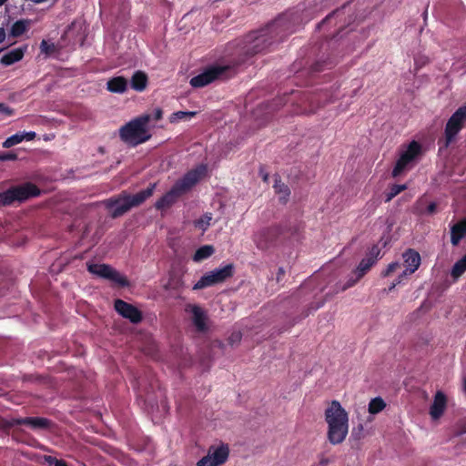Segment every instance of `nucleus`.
I'll list each match as a JSON object with an SVG mask.
<instances>
[{"instance_id":"obj_1","label":"nucleus","mask_w":466,"mask_h":466,"mask_svg":"<svg viewBox=\"0 0 466 466\" xmlns=\"http://www.w3.org/2000/svg\"><path fill=\"white\" fill-rule=\"evenodd\" d=\"M300 22L301 17L298 12L285 13L267 27L247 35L241 46V55L244 56L242 61L268 50L277 41L278 36L282 38L285 35L292 33Z\"/></svg>"},{"instance_id":"obj_2","label":"nucleus","mask_w":466,"mask_h":466,"mask_svg":"<svg viewBox=\"0 0 466 466\" xmlns=\"http://www.w3.org/2000/svg\"><path fill=\"white\" fill-rule=\"evenodd\" d=\"M156 187L157 183H151L147 188L134 195L129 194L127 191H122L117 196L105 199L103 205L110 211L112 218L122 217L130 209L139 207L149 198L153 195Z\"/></svg>"},{"instance_id":"obj_3","label":"nucleus","mask_w":466,"mask_h":466,"mask_svg":"<svg viewBox=\"0 0 466 466\" xmlns=\"http://www.w3.org/2000/svg\"><path fill=\"white\" fill-rule=\"evenodd\" d=\"M325 420L329 441L333 445L343 442L349 431V415L338 400H332L326 409Z\"/></svg>"},{"instance_id":"obj_4","label":"nucleus","mask_w":466,"mask_h":466,"mask_svg":"<svg viewBox=\"0 0 466 466\" xmlns=\"http://www.w3.org/2000/svg\"><path fill=\"white\" fill-rule=\"evenodd\" d=\"M150 120V114H143L131 120L120 128L121 139L133 147L147 141L151 137L147 128Z\"/></svg>"},{"instance_id":"obj_5","label":"nucleus","mask_w":466,"mask_h":466,"mask_svg":"<svg viewBox=\"0 0 466 466\" xmlns=\"http://www.w3.org/2000/svg\"><path fill=\"white\" fill-rule=\"evenodd\" d=\"M39 194V188L29 182L12 187L0 193V207L10 206L15 201L24 202L30 198L37 197Z\"/></svg>"},{"instance_id":"obj_6","label":"nucleus","mask_w":466,"mask_h":466,"mask_svg":"<svg viewBox=\"0 0 466 466\" xmlns=\"http://www.w3.org/2000/svg\"><path fill=\"white\" fill-rule=\"evenodd\" d=\"M234 265L227 264L220 268H215L203 275L200 279L194 285V289H202L207 287L219 284L231 278L234 274Z\"/></svg>"},{"instance_id":"obj_7","label":"nucleus","mask_w":466,"mask_h":466,"mask_svg":"<svg viewBox=\"0 0 466 466\" xmlns=\"http://www.w3.org/2000/svg\"><path fill=\"white\" fill-rule=\"evenodd\" d=\"M466 122V105L460 106L448 119L445 129V147H449L465 127Z\"/></svg>"},{"instance_id":"obj_8","label":"nucleus","mask_w":466,"mask_h":466,"mask_svg":"<svg viewBox=\"0 0 466 466\" xmlns=\"http://www.w3.org/2000/svg\"><path fill=\"white\" fill-rule=\"evenodd\" d=\"M206 174L207 166L199 165L187 172L173 185V187L180 196H182L191 190L193 187H195L200 181V179L206 176Z\"/></svg>"},{"instance_id":"obj_9","label":"nucleus","mask_w":466,"mask_h":466,"mask_svg":"<svg viewBox=\"0 0 466 466\" xmlns=\"http://www.w3.org/2000/svg\"><path fill=\"white\" fill-rule=\"evenodd\" d=\"M421 145L415 140L411 141L409 144L407 149L400 155V157L397 160L392 170V177H399L408 167V166L411 164L413 161H415L417 158H419V157L421 156Z\"/></svg>"},{"instance_id":"obj_10","label":"nucleus","mask_w":466,"mask_h":466,"mask_svg":"<svg viewBox=\"0 0 466 466\" xmlns=\"http://www.w3.org/2000/svg\"><path fill=\"white\" fill-rule=\"evenodd\" d=\"M228 456L229 447L228 444L211 445L208 454L197 462V466H220L228 461Z\"/></svg>"},{"instance_id":"obj_11","label":"nucleus","mask_w":466,"mask_h":466,"mask_svg":"<svg viewBox=\"0 0 466 466\" xmlns=\"http://www.w3.org/2000/svg\"><path fill=\"white\" fill-rule=\"evenodd\" d=\"M87 270L97 277L108 279L121 287H128L127 279L107 264H87Z\"/></svg>"},{"instance_id":"obj_12","label":"nucleus","mask_w":466,"mask_h":466,"mask_svg":"<svg viewBox=\"0 0 466 466\" xmlns=\"http://www.w3.org/2000/svg\"><path fill=\"white\" fill-rule=\"evenodd\" d=\"M229 69V66H212L204 71L203 73L192 77L190 85L193 87H203L216 79L222 78L224 73Z\"/></svg>"},{"instance_id":"obj_13","label":"nucleus","mask_w":466,"mask_h":466,"mask_svg":"<svg viewBox=\"0 0 466 466\" xmlns=\"http://www.w3.org/2000/svg\"><path fill=\"white\" fill-rule=\"evenodd\" d=\"M114 308L119 315L129 319L134 324H137L142 320L141 311L137 307L122 299H116Z\"/></svg>"},{"instance_id":"obj_14","label":"nucleus","mask_w":466,"mask_h":466,"mask_svg":"<svg viewBox=\"0 0 466 466\" xmlns=\"http://www.w3.org/2000/svg\"><path fill=\"white\" fill-rule=\"evenodd\" d=\"M25 425L32 430H51L54 422L44 417H25L15 418L12 420L11 426Z\"/></svg>"},{"instance_id":"obj_15","label":"nucleus","mask_w":466,"mask_h":466,"mask_svg":"<svg viewBox=\"0 0 466 466\" xmlns=\"http://www.w3.org/2000/svg\"><path fill=\"white\" fill-rule=\"evenodd\" d=\"M278 234L277 228H262L254 235V241L259 249H266L275 241Z\"/></svg>"},{"instance_id":"obj_16","label":"nucleus","mask_w":466,"mask_h":466,"mask_svg":"<svg viewBox=\"0 0 466 466\" xmlns=\"http://www.w3.org/2000/svg\"><path fill=\"white\" fill-rule=\"evenodd\" d=\"M380 248H379V246L378 245L372 246L369 249L366 257L361 259L359 266L355 269L356 272L359 273L360 276L363 277L370 269V268L376 263V261L378 260V258L380 257Z\"/></svg>"},{"instance_id":"obj_17","label":"nucleus","mask_w":466,"mask_h":466,"mask_svg":"<svg viewBox=\"0 0 466 466\" xmlns=\"http://www.w3.org/2000/svg\"><path fill=\"white\" fill-rule=\"evenodd\" d=\"M404 265L406 269L401 273L404 277L414 273L420 265V256L414 249H408L404 254Z\"/></svg>"},{"instance_id":"obj_18","label":"nucleus","mask_w":466,"mask_h":466,"mask_svg":"<svg viewBox=\"0 0 466 466\" xmlns=\"http://www.w3.org/2000/svg\"><path fill=\"white\" fill-rule=\"evenodd\" d=\"M446 406H447L446 395L442 391L438 390L434 396L433 402L430 408L431 417L433 420L440 419L442 416V414L444 413Z\"/></svg>"},{"instance_id":"obj_19","label":"nucleus","mask_w":466,"mask_h":466,"mask_svg":"<svg viewBox=\"0 0 466 466\" xmlns=\"http://www.w3.org/2000/svg\"><path fill=\"white\" fill-rule=\"evenodd\" d=\"M187 311H190L192 314V322L198 331L204 332L208 327L206 324L207 315L205 311L198 305H188Z\"/></svg>"},{"instance_id":"obj_20","label":"nucleus","mask_w":466,"mask_h":466,"mask_svg":"<svg viewBox=\"0 0 466 466\" xmlns=\"http://www.w3.org/2000/svg\"><path fill=\"white\" fill-rule=\"evenodd\" d=\"M466 236V218L455 223L451 228V242L453 246H457L460 241Z\"/></svg>"},{"instance_id":"obj_21","label":"nucleus","mask_w":466,"mask_h":466,"mask_svg":"<svg viewBox=\"0 0 466 466\" xmlns=\"http://www.w3.org/2000/svg\"><path fill=\"white\" fill-rule=\"evenodd\" d=\"M179 197L181 196L172 187L169 191H167L162 198H160L156 202L155 207L157 209H163L168 208L173 203H175Z\"/></svg>"},{"instance_id":"obj_22","label":"nucleus","mask_w":466,"mask_h":466,"mask_svg":"<svg viewBox=\"0 0 466 466\" xmlns=\"http://www.w3.org/2000/svg\"><path fill=\"white\" fill-rule=\"evenodd\" d=\"M26 47H18L12 49L1 57V64L4 66H11L15 62L20 61L25 54Z\"/></svg>"},{"instance_id":"obj_23","label":"nucleus","mask_w":466,"mask_h":466,"mask_svg":"<svg viewBox=\"0 0 466 466\" xmlns=\"http://www.w3.org/2000/svg\"><path fill=\"white\" fill-rule=\"evenodd\" d=\"M106 87L112 93L122 94L127 88V80L124 76L112 77L107 81Z\"/></svg>"},{"instance_id":"obj_24","label":"nucleus","mask_w":466,"mask_h":466,"mask_svg":"<svg viewBox=\"0 0 466 466\" xmlns=\"http://www.w3.org/2000/svg\"><path fill=\"white\" fill-rule=\"evenodd\" d=\"M275 192L279 196V200L283 203H286L290 195L289 187L281 181V178L279 175L274 176V186Z\"/></svg>"},{"instance_id":"obj_25","label":"nucleus","mask_w":466,"mask_h":466,"mask_svg":"<svg viewBox=\"0 0 466 466\" xmlns=\"http://www.w3.org/2000/svg\"><path fill=\"white\" fill-rule=\"evenodd\" d=\"M147 86V76L143 71H136L131 77V87L138 92L144 91Z\"/></svg>"},{"instance_id":"obj_26","label":"nucleus","mask_w":466,"mask_h":466,"mask_svg":"<svg viewBox=\"0 0 466 466\" xmlns=\"http://www.w3.org/2000/svg\"><path fill=\"white\" fill-rule=\"evenodd\" d=\"M214 247L211 245L202 246L195 252L193 260L196 262L202 261L203 259L209 258L214 253Z\"/></svg>"},{"instance_id":"obj_27","label":"nucleus","mask_w":466,"mask_h":466,"mask_svg":"<svg viewBox=\"0 0 466 466\" xmlns=\"http://www.w3.org/2000/svg\"><path fill=\"white\" fill-rule=\"evenodd\" d=\"M30 22L28 20H18L13 24L10 35L13 37H18L22 35L28 28Z\"/></svg>"},{"instance_id":"obj_28","label":"nucleus","mask_w":466,"mask_h":466,"mask_svg":"<svg viewBox=\"0 0 466 466\" xmlns=\"http://www.w3.org/2000/svg\"><path fill=\"white\" fill-rule=\"evenodd\" d=\"M466 271V255L453 265L451 275L454 279H459Z\"/></svg>"},{"instance_id":"obj_29","label":"nucleus","mask_w":466,"mask_h":466,"mask_svg":"<svg viewBox=\"0 0 466 466\" xmlns=\"http://www.w3.org/2000/svg\"><path fill=\"white\" fill-rule=\"evenodd\" d=\"M386 407L385 401L380 397L372 399L369 403V412L370 414H377Z\"/></svg>"},{"instance_id":"obj_30","label":"nucleus","mask_w":466,"mask_h":466,"mask_svg":"<svg viewBox=\"0 0 466 466\" xmlns=\"http://www.w3.org/2000/svg\"><path fill=\"white\" fill-rule=\"evenodd\" d=\"M407 188L406 185L393 184L385 195V202H390L397 195Z\"/></svg>"},{"instance_id":"obj_31","label":"nucleus","mask_w":466,"mask_h":466,"mask_svg":"<svg viewBox=\"0 0 466 466\" xmlns=\"http://www.w3.org/2000/svg\"><path fill=\"white\" fill-rule=\"evenodd\" d=\"M23 141V137L21 136L20 133H16L11 137H9L8 138H6L5 140V142L3 143V147H5V148H9L11 147H14L19 143H21Z\"/></svg>"},{"instance_id":"obj_32","label":"nucleus","mask_w":466,"mask_h":466,"mask_svg":"<svg viewBox=\"0 0 466 466\" xmlns=\"http://www.w3.org/2000/svg\"><path fill=\"white\" fill-rule=\"evenodd\" d=\"M361 278L362 276H360V274L357 273L356 270H354L347 279L346 283L343 284L341 290H346L353 287Z\"/></svg>"},{"instance_id":"obj_33","label":"nucleus","mask_w":466,"mask_h":466,"mask_svg":"<svg viewBox=\"0 0 466 466\" xmlns=\"http://www.w3.org/2000/svg\"><path fill=\"white\" fill-rule=\"evenodd\" d=\"M196 115V112L194 111H177L171 115L169 120L171 123L176 122L177 120L186 118L187 116L191 117Z\"/></svg>"},{"instance_id":"obj_34","label":"nucleus","mask_w":466,"mask_h":466,"mask_svg":"<svg viewBox=\"0 0 466 466\" xmlns=\"http://www.w3.org/2000/svg\"><path fill=\"white\" fill-rule=\"evenodd\" d=\"M212 219V216L211 214H206L203 216V218H201L200 219H198L197 222H196V225L200 228L203 231H205L208 226L210 225V221Z\"/></svg>"},{"instance_id":"obj_35","label":"nucleus","mask_w":466,"mask_h":466,"mask_svg":"<svg viewBox=\"0 0 466 466\" xmlns=\"http://www.w3.org/2000/svg\"><path fill=\"white\" fill-rule=\"evenodd\" d=\"M45 461L48 463L49 466H68L66 461L64 460L56 459L53 456H45Z\"/></svg>"},{"instance_id":"obj_36","label":"nucleus","mask_w":466,"mask_h":466,"mask_svg":"<svg viewBox=\"0 0 466 466\" xmlns=\"http://www.w3.org/2000/svg\"><path fill=\"white\" fill-rule=\"evenodd\" d=\"M400 268V263L391 262L388 265L387 268L381 272L383 278L390 276L393 272Z\"/></svg>"},{"instance_id":"obj_37","label":"nucleus","mask_w":466,"mask_h":466,"mask_svg":"<svg viewBox=\"0 0 466 466\" xmlns=\"http://www.w3.org/2000/svg\"><path fill=\"white\" fill-rule=\"evenodd\" d=\"M40 49L42 53L50 55L55 51L56 47L54 44H49L47 41L43 40L40 44Z\"/></svg>"},{"instance_id":"obj_38","label":"nucleus","mask_w":466,"mask_h":466,"mask_svg":"<svg viewBox=\"0 0 466 466\" xmlns=\"http://www.w3.org/2000/svg\"><path fill=\"white\" fill-rule=\"evenodd\" d=\"M242 339V334L240 331H234L228 337V341L231 346H235L239 344Z\"/></svg>"},{"instance_id":"obj_39","label":"nucleus","mask_w":466,"mask_h":466,"mask_svg":"<svg viewBox=\"0 0 466 466\" xmlns=\"http://www.w3.org/2000/svg\"><path fill=\"white\" fill-rule=\"evenodd\" d=\"M348 8L347 5H343L341 9L333 11L330 15H327L325 19H322V25L329 21L331 17H340L345 14V10Z\"/></svg>"},{"instance_id":"obj_40","label":"nucleus","mask_w":466,"mask_h":466,"mask_svg":"<svg viewBox=\"0 0 466 466\" xmlns=\"http://www.w3.org/2000/svg\"><path fill=\"white\" fill-rule=\"evenodd\" d=\"M139 396L141 398H145V401L152 402L154 401L157 397L155 398L152 393L147 390V388H141L139 390Z\"/></svg>"},{"instance_id":"obj_41","label":"nucleus","mask_w":466,"mask_h":466,"mask_svg":"<svg viewBox=\"0 0 466 466\" xmlns=\"http://www.w3.org/2000/svg\"><path fill=\"white\" fill-rule=\"evenodd\" d=\"M0 113L9 116L14 114V109L5 105V103H0Z\"/></svg>"},{"instance_id":"obj_42","label":"nucleus","mask_w":466,"mask_h":466,"mask_svg":"<svg viewBox=\"0 0 466 466\" xmlns=\"http://www.w3.org/2000/svg\"><path fill=\"white\" fill-rule=\"evenodd\" d=\"M147 385H149L151 388L154 387L150 383V380H135V385L133 387L135 389H137L138 390H140L141 388H147Z\"/></svg>"},{"instance_id":"obj_43","label":"nucleus","mask_w":466,"mask_h":466,"mask_svg":"<svg viewBox=\"0 0 466 466\" xmlns=\"http://www.w3.org/2000/svg\"><path fill=\"white\" fill-rule=\"evenodd\" d=\"M16 158L17 155L12 152L0 154V161L15 160Z\"/></svg>"},{"instance_id":"obj_44","label":"nucleus","mask_w":466,"mask_h":466,"mask_svg":"<svg viewBox=\"0 0 466 466\" xmlns=\"http://www.w3.org/2000/svg\"><path fill=\"white\" fill-rule=\"evenodd\" d=\"M362 431L363 426L362 424H359L358 427L353 428L352 435L354 436L355 439H360Z\"/></svg>"},{"instance_id":"obj_45","label":"nucleus","mask_w":466,"mask_h":466,"mask_svg":"<svg viewBox=\"0 0 466 466\" xmlns=\"http://www.w3.org/2000/svg\"><path fill=\"white\" fill-rule=\"evenodd\" d=\"M150 116H151V119L158 121L162 118L163 111L159 107L155 108L153 115H150Z\"/></svg>"},{"instance_id":"obj_46","label":"nucleus","mask_w":466,"mask_h":466,"mask_svg":"<svg viewBox=\"0 0 466 466\" xmlns=\"http://www.w3.org/2000/svg\"><path fill=\"white\" fill-rule=\"evenodd\" d=\"M20 134L23 137V140L25 139L27 141H31L35 137V132H33V131L24 132V133H20Z\"/></svg>"},{"instance_id":"obj_47","label":"nucleus","mask_w":466,"mask_h":466,"mask_svg":"<svg viewBox=\"0 0 466 466\" xmlns=\"http://www.w3.org/2000/svg\"><path fill=\"white\" fill-rule=\"evenodd\" d=\"M427 213L431 215L437 211V204L435 202H431L427 207Z\"/></svg>"},{"instance_id":"obj_48","label":"nucleus","mask_w":466,"mask_h":466,"mask_svg":"<svg viewBox=\"0 0 466 466\" xmlns=\"http://www.w3.org/2000/svg\"><path fill=\"white\" fill-rule=\"evenodd\" d=\"M404 276L400 274L398 277V279L394 282H392L391 285L389 287V291H391L398 284H400Z\"/></svg>"},{"instance_id":"obj_49","label":"nucleus","mask_w":466,"mask_h":466,"mask_svg":"<svg viewBox=\"0 0 466 466\" xmlns=\"http://www.w3.org/2000/svg\"><path fill=\"white\" fill-rule=\"evenodd\" d=\"M5 38V32L3 27H0V43H2Z\"/></svg>"},{"instance_id":"obj_50","label":"nucleus","mask_w":466,"mask_h":466,"mask_svg":"<svg viewBox=\"0 0 466 466\" xmlns=\"http://www.w3.org/2000/svg\"><path fill=\"white\" fill-rule=\"evenodd\" d=\"M161 404H162V407L165 410V411H167L168 410V406H167V402L162 400Z\"/></svg>"},{"instance_id":"obj_51","label":"nucleus","mask_w":466,"mask_h":466,"mask_svg":"<svg viewBox=\"0 0 466 466\" xmlns=\"http://www.w3.org/2000/svg\"><path fill=\"white\" fill-rule=\"evenodd\" d=\"M462 390L466 394V380H463Z\"/></svg>"},{"instance_id":"obj_52","label":"nucleus","mask_w":466,"mask_h":466,"mask_svg":"<svg viewBox=\"0 0 466 466\" xmlns=\"http://www.w3.org/2000/svg\"><path fill=\"white\" fill-rule=\"evenodd\" d=\"M268 179V174L264 175L263 176V180L267 182Z\"/></svg>"},{"instance_id":"obj_53","label":"nucleus","mask_w":466,"mask_h":466,"mask_svg":"<svg viewBox=\"0 0 466 466\" xmlns=\"http://www.w3.org/2000/svg\"><path fill=\"white\" fill-rule=\"evenodd\" d=\"M279 274H284V269H283L282 268H280L279 269Z\"/></svg>"},{"instance_id":"obj_54","label":"nucleus","mask_w":466,"mask_h":466,"mask_svg":"<svg viewBox=\"0 0 466 466\" xmlns=\"http://www.w3.org/2000/svg\"><path fill=\"white\" fill-rule=\"evenodd\" d=\"M6 0H0V5H4Z\"/></svg>"},{"instance_id":"obj_55","label":"nucleus","mask_w":466,"mask_h":466,"mask_svg":"<svg viewBox=\"0 0 466 466\" xmlns=\"http://www.w3.org/2000/svg\"><path fill=\"white\" fill-rule=\"evenodd\" d=\"M320 26V23L317 24L316 27L319 28Z\"/></svg>"}]
</instances>
